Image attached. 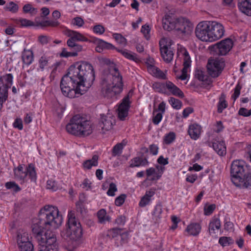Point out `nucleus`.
<instances>
[{
  "label": "nucleus",
  "instance_id": "f257e3e1",
  "mask_svg": "<svg viewBox=\"0 0 251 251\" xmlns=\"http://www.w3.org/2000/svg\"><path fill=\"white\" fill-rule=\"evenodd\" d=\"M95 73L93 66L85 61L72 65L60 83L62 94L69 98L78 97L85 94L93 85Z\"/></svg>",
  "mask_w": 251,
  "mask_h": 251
},
{
  "label": "nucleus",
  "instance_id": "f03ea898",
  "mask_svg": "<svg viewBox=\"0 0 251 251\" xmlns=\"http://www.w3.org/2000/svg\"><path fill=\"white\" fill-rule=\"evenodd\" d=\"M100 63L106 65L100 82V93L101 95L107 99L116 98L123 90L122 76L115 64L108 58H101Z\"/></svg>",
  "mask_w": 251,
  "mask_h": 251
},
{
  "label": "nucleus",
  "instance_id": "7ed1b4c3",
  "mask_svg": "<svg viewBox=\"0 0 251 251\" xmlns=\"http://www.w3.org/2000/svg\"><path fill=\"white\" fill-rule=\"evenodd\" d=\"M63 220V217L57 207L46 205L40 210L38 218L33 220L32 230L36 225V228L40 230V234H44V227L50 229H56L62 225Z\"/></svg>",
  "mask_w": 251,
  "mask_h": 251
},
{
  "label": "nucleus",
  "instance_id": "20e7f679",
  "mask_svg": "<svg viewBox=\"0 0 251 251\" xmlns=\"http://www.w3.org/2000/svg\"><path fill=\"white\" fill-rule=\"evenodd\" d=\"M67 217V229L62 231L61 235L63 238H69L72 241L67 247L68 251H75L80 243L82 229L80 222L75 217L74 211H69Z\"/></svg>",
  "mask_w": 251,
  "mask_h": 251
},
{
  "label": "nucleus",
  "instance_id": "39448f33",
  "mask_svg": "<svg viewBox=\"0 0 251 251\" xmlns=\"http://www.w3.org/2000/svg\"><path fill=\"white\" fill-rule=\"evenodd\" d=\"M66 128L69 133L78 136H87L93 131L91 123L79 115L74 116Z\"/></svg>",
  "mask_w": 251,
  "mask_h": 251
},
{
  "label": "nucleus",
  "instance_id": "423d86ee",
  "mask_svg": "<svg viewBox=\"0 0 251 251\" xmlns=\"http://www.w3.org/2000/svg\"><path fill=\"white\" fill-rule=\"evenodd\" d=\"M40 229L36 228V226H33V233L40 246L39 251H58L56 238L54 233L48 231L44 234H40Z\"/></svg>",
  "mask_w": 251,
  "mask_h": 251
},
{
  "label": "nucleus",
  "instance_id": "0eeeda50",
  "mask_svg": "<svg viewBox=\"0 0 251 251\" xmlns=\"http://www.w3.org/2000/svg\"><path fill=\"white\" fill-rule=\"evenodd\" d=\"M169 17L162 19V26L164 30L171 31L174 29L177 31H191L193 29V25L188 20L179 19L175 22H171Z\"/></svg>",
  "mask_w": 251,
  "mask_h": 251
},
{
  "label": "nucleus",
  "instance_id": "6e6552de",
  "mask_svg": "<svg viewBox=\"0 0 251 251\" xmlns=\"http://www.w3.org/2000/svg\"><path fill=\"white\" fill-rule=\"evenodd\" d=\"M177 55L183 59V68L180 75H176V77L181 80L188 81L191 66V57L186 49L181 45L177 46Z\"/></svg>",
  "mask_w": 251,
  "mask_h": 251
},
{
  "label": "nucleus",
  "instance_id": "1a4fd4ad",
  "mask_svg": "<svg viewBox=\"0 0 251 251\" xmlns=\"http://www.w3.org/2000/svg\"><path fill=\"white\" fill-rule=\"evenodd\" d=\"M250 170V168L247 165L243 160H234L231 165V176L232 182L235 184L241 178L245 176Z\"/></svg>",
  "mask_w": 251,
  "mask_h": 251
},
{
  "label": "nucleus",
  "instance_id": "9d476101",
  "mask_svg": "<svg viewBox=\"0 0 251 251\" xmlns=\"http://www.w3.org/2000/svg\"><path fill=\"white\" fill-rule=\"evenodd\" d=\"M16 243L19 251H34L31 237L25 230L18 231L16 237Z\"/></svg>",
  "mask_w": 251,
  "mask_h": 251
},
{
  "label": "nucleus",
  "instance_id": "9b49d317",
  "mask_svg": "<svg viewBox=\"0 0 251 251\" xmlns=\"http://www.w3.org/2000/svg\"><path fill=\"white\" fill-rule=\"evenodd\" d=\"M24 167V165H20L17 168H14V173L15 178L24 181L28 176L31 180L35 181L36 178V173L33 165L30 164L28 167L25 170Z\"/></svg>",
  "mask_w": 251,
  "mask_h": 251
},
{
  "label": "nucleus",
  "instance_id": "f8f14e48",
  "mask_svg": "<svg viewBox=\"0 0 251 251\" xmlns=\"http://www.w3.org/2000/svg\"><path fill=\"white\" fill-rule=\"evenodd\" d=\"M224 68V62L219 59L210 58L207 64V71L212 77H218Z\"/></svg>",
  "mask_w": 251,
  "mask_h": 251
},
{
  "label": "nucleus",
  "instance_id": "ddd939ff",
  "mask_svg": "<svg viewBox=\"0 0 251 251\" xmlns=\"http://www.w3.org/2000/svg\"><path fill=\"white\" fill-rule=\"evenodd\" d=\"M115 124V118L112 113L108 112L106 115H101V119L99 124V127L103 134L110 131Z\"/></svg>",
  "mask_w": 251,
  "mask_h": 251
},
{
  "label": "nucleus",
  "instance_id": "4468645a",
  "mask_svg": "<svg viewBox=\"0 0 251 251\" xmlns=\"http://www.w3.org/2000/svg\"><path fill=\"white\" fill-rule=\"evenodd\" d=\"M153 86L154 88L156 89L159 92L165 93V91L163 88H166L172 95L179 98L184 97L183 93L171 81H167L166 83H155L153 84Z\"/></svg>",
  "mask_w": 251,
  "mask_h": 251
},
{
  "label": "nucleus",
  "instance_id": "2eb2a0df",
  "mask_svg": "<svg viewBox=\"0 0 251 251\" xmlns=\"http://www.w3.org/2000/svg\"><path fill=\"white\" fill-rule=\"evenodd\" d=\"M233 46V41L229 38H227L217 43L214 48L219 55H226L232 49Z\"/></svg>",
  "mask_w": 251,
  "mask_h": 251
},
{
  "label": "nucleus",
  "instance_id": "dca6fc26",
  "mask_svg": "<svg viewBox=\"0 0 251 251\" xmlns=\"http://www.w3.org/2000/svg\"><path fill=\"white\" fill-rule=\"evenodd\" d=\"M130 104V98L129 95H128L122 100L118 105L117 112L120 120L124 121L128 116Z\"/></svg>",
  "mask_w": 251,
  "mask_h": 251
},
{
  "label": "nucleus",
  "instance_id": "f3484780",
  "mask_svg": "<svg viewBox=\"0 0 251 251\" xmlns=\"http://www.w3.org/2000/svg\"><path fill=\"white\" fill-rule=\"evenodd\" d=\"M165 168L161 166L157 165L155 168L151 167L146 170V174L147 180H157L162 176Z\"/></svg>",
  "mask_w": 251,
  "mask_h": 251
},
{
  "label": "nucleus",
  "instance_id": "a211bd4d",
  "mask_svg": "<svg viewBox=\"0 0 251 251\" xmlns=\"http://www.w3.org/2000/svg\"><path fill=\"white\" fill-rule=\"evenodd\" d=\"M195 33L197 37L203 42H214L224 36V32H195Z\"/></svg>",
  "mask_w": 251,
  "mask_h": 251
},
{
  "label": "nucleus",
  "instance_id": "6ab92c4d",
  "mask_svg": "<svg viewBox=\"0 0 251 251\" xmlns=\"http://www.w3.org/2000/svg\"><path fill=\"white\" fill-rule=\"evenodd\" d=\"M109 234L116 240H120L119 243L117 242V246L122 245L127 242L128 238L127 232H124L119 228H114L109 231Z\"/></svg>",
  "mask_w": 251,
  "mask_h": 251
},
{
  "label": "nucleus",
  "instance_id": "aec40b11",
  "mask_svg": "<svg viewBox=\"0 0 251 251\" xmlns=\"http://www.w3.org/2000/svg\"><path fill=\"white\" fill-rule=\"evenodd\" d=\"M156 189L152 188L147 190L145 194L141 198L139 202V206L141 207H144L150 205L154 200V195Z\"/></svg>",
  "mask_w": 251,
  "mask_h": 251
},
{
  "label": "nucleus",
  "instance_id": "412c9836",
  "mask_svg": "<svg viewBox=\"0 0 251 251\" xmlns=\"http://www.w3.org/2000/svg\"><path fill=\"white\" fill-rule=\"evenodd\" d=\"M202 132V127L201 125L193 123L189 125L188 133L190 138L194 140L198 139Z\"/></svg>",
  "mask_w": 251,
  "mask_h": 251
},
{
  "label": "nucleus",
  "instance_id": "4be33fe9",
  "mask_svg": "<svg viewBox=\"0 0 251 251\" xmlns=\"http://www.w3.org/2000/svg\"><path fill=\"white\" fill-rule=\"evenodd\" d=\"M209 146L212 147L213 150L220 156H224L226 154V149L225 142L221 140H215L211 144L209 143Z\"/></svg>",
  "mask_w": 251,
  "mask_h": 251
},
{
  "label": "nucleus",
  "instance_id": "5701e85b",
  "mask_svg": "<svg viewBox=\"0 0 251 251\" xmlns=\"http://www.w3.org/2000/svg\"><path fill=\"white\" fill-rule=\"evenodd\" d=\"M151 62L149 64L148 63L147 69L150 74L156 77L165 79L166 78V74L153 65L154 60L152 58H150L148 60Z\"/></svg>",
  "mask_w": 251,
  "mask_h": 251
},
{
  "label": "nucleus",
  "instance_id": "b1692460",
  "mask_svg": "<svg viewBox=\"0 0 251 251\" xmlns=\"http://www.w3.org/2000/svg\"><path fill=\"white\" fill-rule=\"evenodd\" d=\"M235 185L242 187L251 189V170L245 174V176L241 178V180H239Z\"/></svg>",
  "mask_w": 251,
  "mask_h": 251
},
{
  "label": "nucleus",
  "instance_id": "393cba45",
  "mask_svg": "<svg viewBox=\"0 0 251 251\" xmlns=\"http://www.w3.org/2000/svg\"><path fill=\"white\" fill-rule=\"evenodd\" d=\"M201 227L198 223H191L189 224L186 228L185 232L189 236H197L201 231Z\"/></svg>",
  "mask_w": 251,
  "mask_h": 251
},
{
  "label": "nucleus",
  "instance_id": "a878e982",
  "mask_svg": "<svg viewBox=\"0 0 251 251\" xmlns=\"http://www.w3.org/2000/svg\"><path fill=\"white\" fill-rule=\"evenodd\" d=\"M238 7L242 13L251 16V0H239Z\"/></svg>",
  "mask_w": 251,
  "mask_h": 251
},
{
  "label": "nucleus",
  "instance_id": "bb28decb",
  "mask_svg": "<svg viewBox=\"0 0 251 251\" xmlns=\"http://www.w3.org/2000/svg\"><path fill=\"white\" fill-rule=\"evenodd\" d=\"M13 75L7 74L0 76V87L6 89L7 90L11 87L13 82Z\"/></svg>",
  "mask_w": 251,
  "mask_h": 251
},
{
  "label": "nucleus",
  "instance_id": "cd10ccee",
  "mask_svg": "<svg viewBox=\"0 0 251 251\" xmlns=\"http://www.w3.org/2000/svg\"><path fill=\"white\" fill-rule=\"evenodd\" d=\"M74 34L67 41V45L70 47L75 46V41H88L87 38L81 34L80 32H73Z\"/></svg>",
  "mask_w": 251,
  "mask_h": 251
},
{
  "label": "nucleus",
  "instance_id": "c85d7f7f",
  "mask_svg": "<svg viewBox=\"0 0 251 251\" xmlns=\"http://www.w3.org/2000/svg\"><path fill=\"white\" fill-rule=\"evenodd\" d=\"M221 227L220 221L218 218H213L209 225V231L211 235L217 233Z\"/></svg>",
  "mask_w": 251,
  "mask_h": 251
},
{
  "label": "nucleus",
  "instance_id": "c756f323",
  "mask_svg": "<svg viewBox=\"0 0 251 251\" xmlns=\"http://www.w3.org/2000/svg\"><path fill=\"white\" fill-rule=\"evenodd\" d=\"M99 156L94 155L92 158L86 160L82 163V168L84 170H90L93 167H97L98 165Z\"/></svg>",
  "mask_w": 251,
  "mask_h": 251
},
{
  "label": "nucleus",
  "instance_id": "7c9ffc66",
  "mask_svg": "<svg viewBox=\"0 0 251 251\" xmlns=\"http://www.w3.org/2000/svg\"><path fill=\"white\" fill-rule=\"evenodd\" d=\"M160 51L161 56L165 61L169 62L173 60L174 53L171 49L164 48L163 46L162 49H160Z\"/></svg>",
  "mask_w": 251,
  "mask_h": 251
},
{
  "label": "nucleus",
  "instance_id": "2f4dec72",
  "mask_svg": "<svg viewBox=\"0 0 251 251\" xmlns=\"http://www.w3.org/2000/svg\"><path fill=\"white\" fill-rule=\"evenodd\" d=\"M13 20L14 23L19 27H29L35 25L34 22L26 19H14Z\"/></svg>",
  "mask_w": 251,
  "mask_h": 251
},
{
  "label": "nucleus",
  "instance_id": "473e14b6",
  "mask_svg": "<svg viewBox=\"0 0 251 251\" xmlns=\"http://www.w3.org/2000/svg\"><path fill=\"white\" fill-rule=\"evenodd\" d=\"M23 63L26 66H29L33 60L32 52L30 50H25L22 54Z\"/></svg>",
  "mask_w": 251,
  "mask_h": 251
},
{
  "label": "nucleus",
  "instance_id": "72a5a7b5",
  "mask_svg": "<svg viewBox=\"0 0 251 251\" xmlns=\"http://www.w3.org/2000/svg\"><path fill=\"white\" fill-rule=\"evenodd\" d=\"M116 50L121 54H122L125 58L134 61H137L139 60L137 55L134 53H133L126 49H116Z\"/></svg>",
  "mask_w": 251,
  "mask_h": 251
},
{
  "label": "nucleus",
  "instance_id": "f704fd0d",
  "mask_svg": "<svg viewBox=\"0 0 251 251\" xmlns=\"http://www.w3.org/2000/svg\"><path fill=\"white\" fill-rule=\"evenodd\" d=\"M115 47L111 44L103 41H100L96 47V50L98 52H101L104 50H113Z\"/></svg>",
  "mask_w": 251,
  "mask_h": 251
},
{
  "label": "nucleus",
  "instance_id": "c9c22d12",
  "mask_svg": "<svg viewBox=\"0 0 251 251\" xmlns=\"http://www.w3.org/2000/svg\"><path fill=\"white\" fill-rule=\"evenodd\" d=\"M162 213V205L160 203H157L152 213L153 219L156 221H159L163 217Z\"/></svg>",
  "mask_w": 251,
  "mask_h": 251
},
{
  "label": "nucleus",
  "instance_id": "e433bc0d",
  "mask_svg": "<svg viewBox=\"0 0 251 251\" xmlns=\"http://www.w3.org/2000/svg\"><path fill=\"white\" fill-rule=\"evenodd\" d=\"M210 21H202L198 24L197 25L195 31L200 32H206L210 31Z\"/></svg>",
  "mask_w": 251,
  "mask_h": 251
},
{
  "label": "nucleus",
  "instance_id": "4c0bfd02",
  "mask_svg": "<svg viewBox=\"0 0 251 251\" xmlns=\"http://www.w3.org/2000/svg\"><path fill=\"white\" fill-rule=\"evenodd\" d=\"M176 134L174 132H170L166 134L163 139V143L165 145H170L176 140Z\"/></svg>",
  "mask_w": 251,
  "mask_h": 251
},
{
  "label": "nucleus",
  "instance_id": "58836bf2",
  "mask_svg": "<svg viewBox=\"0 0 251 251\" xmlns=\"http://www.w3.org/2000/svg\"><path fill=\"white\" fill-rule=\"evenodd\" d=\"M98 220L100 223H105L110 220L109 216L104 209H100L97 213Z\"/></svg>",
  "mask_w": 251,
  "mask_h": 251
},
{
  "label": "nucleus",
  "instance_id": "ea45409f",
  "mask_svg": "<svg viewBox=\"0 0 251 251\" xmlns=\"http://www.w3.org/2000/svg\"><path fill=\"white\" fill-rule=\"evenodd\" d=\"M174 42L169 37H163L159 41V47L160 49H162V46H164V48L167 49H171V46L173 44Z\"/></svg>",
  "mask_w": 251,
  "mask_h": 251
},
{
  "label": "nucleus",
  "instance_id": "a19ab883",
  "mask_svg": "<svg viewBox=\"0 0 251 251\" xmlns=\"http://www.w3.org/2000/svg\"><path fill=\"white\" fill-rule=\"evenodd\" d=\"M227 102L226 100L225 96L222 94L219 98V101L217 103V110L219 113H222L223 111L227 107Z\"/></svg>",
  "mask_w": 251,
  "mask_h": 251
},
{
  "label": "nucleus",
  "instance_id": "79ce46f5",
  "mask_svg": "<svg viewBox=\"0 0 251 251\" xmlns=\"http://www.w3.org/2000/svg\"><path fill=\"white\" fill-rule=\"evenodd\" d=\"M148 163L146 159L143 160L140 157H135L131 160L130 167H140L145 166Z\"/></svg>",
  "mask_w": 251,
  "mask_h": 251
},
{
  "label": "nucleus",
  "instance_id": "37998d69",
  "mask_svg": "<svg viewBox=\"0 0 251 251\" xmlns=\"http://www.w3.org/2000/svg\"><path fill=\"white\" fill-rule=\"evenodd\" d=\"M46 188L51 191H56L60 188V186L53 179H50L47 182Z\"/></svg>",
  "mask_w": 251,
  "mask_h": 251
},
{
  "label": "nucleus",
  "instance_id": "c03bdc74",
  "mask_svg": "<svg viewBox=\"0 0 251 251\" xmlns=\"http://www.w3.org/2000/svg\"><path fill=\"white\" fill-rule=\"evenodd\" d=\"M38 25L42 27H56L59 25V23L56 20H48L42 21Z\"/></svg>",
  "mask_w": 251,
  "mask_h": 251
},
{
  "label": "nucleus",
  "instance_id": "a18cd8bd",
  "mask_svg": "<svg viewBox=\"0 0 251 251\" xmlns=\"http://www.w3.org/2000/svg\"><path fill=\"white\" fill-rule=\"evenodd\" d=\"M219 243L223 247H224L233 244L234 243V240L230 237L223 236L219 238Z\"/></svg>",
  "mask_w": 251,
  "mask_h": 251
},
{
  "label": "nucleus",
  "instance_id": "49530a36",
  "mask_svg": "<svg viewBox=\"0 0 251 251\" xmlns=\"http://www.w3.org/2000/svg\"><path fill=\"white\" fill-rule=\"evenodd\" d=\"M8 98V90L3 88L0 87V111L1 110L3 104L6 101Z\"/></svg>",
  "mask_w": 251,
  "mask_h": 251
},
{
  "label": "nucleus",
  "instance_id": "de8ad7c7",
  "mask_svg": "<svg viewBox=\"0 0 251 251\" xmlns=\"http://www.w3.org/2000/svg\"><path fill=\"white\" fill-rule=\"evenodd\" d=\"M23 11L24 13H29L31 15L37 14L38 10L36 8L33 7L30 3H27L24 5Z\"/></svg>",
  "mask_w": 251,
  "mask_h": 251
},
{
  "label": "nucleus",
  "instance_id": "09e8293b",
  "mask_svg": "<svg viewBox=\"0 0 251 251\" xmlns=\"http://www.w3.org/2000/svg\"><path fill=\"white\" fill-rule=\"evenodd\" d=\"M210 31H224V26L216 22H210Z\"/></svg>",
  "mask_w": 251,
  "mask_h": 251
},
{
  "label": "nucleus",
  "instance_id": "8fccbe9b",
  "mask_svg": "<svg viewBox=\"0 0 251 251\" xmlns=\"http://www.w3.org/2000/svg\"><path fill=\"white\" fill-rule=\"evenodd\" d=\"M169 101L171 106L176 109H180L182 107L181 101L177 99L171 98Z\"/></svg>",
  "mask_w": 251,
  "mask_h": 251
},
{
  "label": "nucleus",
  "instance_id": "3c124183",
  "mask_svg": "<svg viewBox=\"0 0 251 251\" xmlns=\"http://www.w3.org/2000/svg\"><path fill=\"white\" fill-rule=\"evenodd\" d=\"M5 8L13 13H16L19 10V6L14 2L11 1L5 6Z\"/></svg>",
  "mask_w": 251,
  "mask_h": 251
},
{
  "label": "nucleus",
  "instance_id": "603ef678",
  "mask_svg": "<svg viewBox=\"0 0 251 251\" xmlns=\"http://www.w3.org/2000/svg\"><path fill=\"white\" fill-rule=\"evenodd\" d=\"M125 146V144L123 143H119L116 145L113 149V154L114 156L120 154L122 150L124 148V147Z\"/></svg>",
  "mask_w": 251,
  "mask_h": 251
},
{
  "label": "nucleus",
  "instance_id": "864d4df0",
  "mask_svg": "<svg viewBox=\"0 0 251 251\" xmlns=\"http://www.w3.org/2000/svg\"><path fill=\"white\" fill-rule=\"evenodd\" d=\"M113 37L115 38L116 42L122 45H126V38L123 37L121 34L116 33L113 34Z\"/></svg>",
  "mask_w": 251,
  "mask_h": 251
},
{
  "label": "nucleus",
  "instance_id": "5fc2aeb1",
  "mask_svg": "<svg viewBox=\"0 0 251 251\" xmlns=\"http://www.w3.org/2000/svg\"><path fill=\"white\" fill-rule=\"evenodd\" d=\"M5 187L8 189H13L15 192L20 190V187L14 182L10 181L6 183Z\"/></svg>",
  "mask_w": 251,
  "mask_h": 251
},
{
  "label": "nucleus",
  "instance_id": "6e6d98bb",
  "mask_svg": "<svg viewBox=\"0 0 251 251\" xmlns=\"http://www.w3.org/2000/svg\"><path fill=\"white\" fill-rule=\"evenodd\" d=\"M13 126L19 130H22L23 129V124L22 119L21 118H16L13 123Z\"/></svg>",
  "mask_w": 251,
  "mask_h": 251
},
{
  "label": "nucleus",
  "instance_id": "4d7b16f0",
  "mask_svg": "<svg viewBox=\"0 0 251 251\" xmlns=\"http://www.w3.org/2000/svg\"><path fill=\"white\" fill-rule=\"evenodd\" d=\"M77 55V53L76 52H69L65 49H63L61 52L60 53V56L62 57L76 56Z\"/></svg>",
  "mask_w": 251,
  "mask_h": 251
},
{
  "label": "nucleus",
  "instance_id": "13d9d810",
  "mask_svg": "<svg viewBox=\"0 0 251 251\" xmlns=\"http://www.w3.org/2000/svg\"><path fill=\"white\" fill-rule=\"evenodd\" d=\"M117 191V188L116 185L113 183H111L109 185V187L108 188V190L107 192V194L109 196H115V193Z\"/></svg>",
  "mask_w": 251,
  "mask_h": 251
},
{
  "label": "nucleus",
  "instance_id": "bf43d9fd",
  "mask_svg": "<svg viewBox=\"0 0 251 251\" xmlns=\"http://www.w3.org/2000/svg\"><path fill=\"white\" fill-rule=\"evenodd\" d=\"M48 59L45 56H42L39 61V67L43 70L48 65Z\"/></svg>",
  "mask_w": 251,
  "mask_h": 251
},
{
  "label": "nucleus",
  "instance_id": "052dcab7",
  "mask_svg": "<svg viewBox=\"0 0 251 251\" xmlns=\"http://www.w3.org/2000/svg\"><path fill=\"white\" fill-rule=\"evenodd\" d=\"M215 209V205L210 204L205 205L204 209V213L205 215H211Z\"/></svg>",
  "mask_w": 251,
  "mask_h": 251
},
{
  "label": "nucleus",
  "instance_id": "680f3d73",
  "mask_svg": "<svg viewBox=\"0 0 251 251\" xmlns=\"http://www.w3.org/2000/svg\"><path fill=\"white\" fill-rule=\"evenodd\" d=\"M126 198V195L125 194H122L117 197L115 201L116 205L118 206H121L124 203Z\"/></svg>",
  "mask_w": 251,
  "mask_h": 251
},
{
  "label": "nucleus",
  "instance_id": "e2e57ef3",
  "mask_svg": "<svg viewBox=\"0 0 251 251\" xmlns=\"http://www.w3.org/2000/svg\"><path fill=\"white\" fill-rule=\"evenodd\" d=\"M195 77L201 81H204L206 79V76L201 70H197L195 74Z\"/></svg>",
  "mask_w": 251,
  "mask_h": 251
},
{
  "label": "nucleus",
  "instance_id": "0e129e2a",
  "mask_svg": "<svg viewBox=\"0 0 251 251\" xmlns=\"http://www.w3.org/2000/svg\"><path fill=\"white\" fill-rule=\"evenodd\" d=\"M238 113L240 115L248 117L251 115V109L248 110L245 108H241L238 111Z\"/></svg>",
  "mask_w": 251,
  "mask_h": 251
},
{
  "label": "nucleus",
  "instance_id": "69168bd1",
  "mask_svg": "<svg viewBox=\"0 0 251 251\" xmlns=\"http://www.w3.org/2000/svg\"><path fill=\"white\" fill-rule=\"evenodd\" d=\"M159 147L158 145L155 144H151L149 147L150 152L153 155H156L158 154Z\"/></svg>",
  "mask_w": 251,
  "mask_h": 251
},
{
  "label": "nucleus",
  "instance_id": "338daca9",
  "mask_svg": "<svg viewBox=\"0 0 251 251\" xmlns=\"http://www.w3.org/2000/svg\"><path fill=\"white\" fill-rule=\"evenodd\" d=\"M163 114L161 113H157L153 118L152 122L155 125H158L162 120Z\"/></svg>",
  "mask_w": 251,
  "mask_h": 251
},
{
  "label": "nucleus",
  "instance_id": "774afa93",
  "mask_svg": "<svg viewBox=\"0 0 251 251\" xmlns=\"http://www.w3.org/2000/svg\"><path fill=\"white\" fill-rule=\"evenodd\" d=\"M241 88L239 86L237 85L234 90V93L231 96V98L235 101L239 96L240 94Z\"/></svg>",
  "mask_w": 251,
  "mask_h": 251
}]
</instances>
